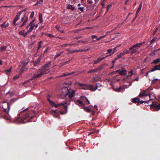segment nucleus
Wrapping results in <instances>:
<instances>
[{
	"mask_svg": "<svg viewBox=\"0 0 160 160\" xmlns=\"http://www.w3.org/2000/svg\"><path fill=\"white\" fill-rule=\"evenodd\" d=\"M27 109V108L21 111L18 115L17 117L15 118V120L20 123H24L30 122L31 119L35 117V113L32 111L25 112Z\"/></svg>",
	"mask_w": 160,
	"mask_h": 160,
	"instance_id": "f257e3e1",
	"label": "nucleus"
},
{
	"mask_svg": "<svg viewBox=\"0 0 160 160\" xmlns=\"http://www.w3.org/2000/svg\"><path fill=\"white\" fill-rule=\"evenodd\" d=\"M51 61L44 64L38 71L33 74L31 78V80L41 78L42 76L48 73V70L51 65Z\"/></svg>",
	"mask_w": 160,
	"mask_h": 160,
	"instance_id": "f03ea898",
	"label": "nucleus"
},
{
	"mask_svg": "<svg viewBox=\"0 0 160 160\" xmlns=\"http://www.w3.org/2000/svg\"><path fill=\"white\" fill-rule=\"evenodd\" d=\"M62 90L63 92L64 90L66 91V94L68 95V97L70 99L74 96L76 91L75 90H72L70 88L68 89L67 87H63L62 88Z\"/></svg>",
	"mask_w": 160,
	"mask_h": 160,
	"instance_id": "7ed1b4c3",
	"label": "nucleus"
},
{
	"mask_svg": "<svg viewBox=\"0 0 160 160\" xmlns=\"http://www.w3.org/2000/svg\"><path fill=\"white\" fill-rule=\"evenodd\" d=\"M98 86L97 83H96V86L94 87L93 85L84 84L83 87L81 88V89L83 90H90L92 91H94L98 88Z\"/></svg>",
	"mask_w": 160,
	"mask_h": 160,
	"instance_id": "20e7f679",
	"label": "nucleus"
},
{
	"mask_svg": "<svg viewBox=\"0 0 160 160\" xmlns=\"http://www.w3.org/2000/svg\"><path fill=\"white\" fill-rule=\"evenodd\" d=\"M66 104V103H60L58 104H55V105L54 107H55V108H57L59 107L62 106L64 109H65V111L64 112H61L60 113L61 114H63L66 113L67 111L68 107L67 106L65 105V104Z\"/></svg>",
	"mask_w": 160,
	"mask_h": 160,
	"instance_id": "39448f33",
	"label": "nucleus"
},
{
	"mask_svg": "<svg viewBox=\"0 0 160 160\" xmlns=\"http://www.w3.org/2000/svg\"><path fill=\"white\" fill-rule=\"evenodd\" d=\"M150 105L151 106V109H153L155 111H157L160 109V103L153 102Z\"/></svg>",
	"mask_w": 160,
	"mask_h": 160,
	"instance_id": "423d86ee",
	"label": "nucleus"
},
{
	"mask_svg": "<svg viewBox=\"0 0 160 160\" xmlns=\"http://www.w3.org/2000/svg\"><path fill=\"white\" fill-rule=\"evenodd\" d=\"M18 98H12L11 99L10 101L6 103V104L7 106V108L8 110L9 111L10 109V108L9 106L11 105H12L15 101H16Z\"/></svg>",
	"mask_w": 160,
	"mask_h": 160,
	"instance_id": "0eeeda50",
	"label": "nucleus"
},
{
	"mask_svg": "<svg viewBox=\"0 0 160 160\" xmlns=\"http://www.w3.org/2000/svg\"><path fill=\"white\" fill-rule=\"evenodd\" d=\"M144 42H142L141 43H137L136 44L132 45L130 48V50H132L133 48H139L141 45L143 44Z\"/></svg>",
	"mask_w": 160,
	"mask_h": 160,
	"instance_id": "6e6552de",
	"label": "nucleus"
},
{
	"mask_svg": "<svg viewBox=\"0 0 160 160\" xmlns=\"http://www.w3.org/2000/svg\"><path fill=\"white\" fill-rule=\"evenodd\" d=\"M151 90V89L150 88H148L147 89L145 90H143L147 96H149L150 100L153 99L151 98V94H150V92Z\"/></svg>",
	"mask_w": 160,
	"mask_h": 160,
	"instance_id": "1a4fd4ad",
	"label": "nucleus"
},
{
	"mask_svg": "<svg viewBox=\"0 0 160 160\" xmlns=\"http://www.w3.org/2000/svg\"><path fill=\"white\" fill-rule=\"evenodd\" d=\"M19 13L18 12V14L16 16L15 18H14L13 21V24L14 26H16L18 25V24H16V22L19 19L20 15Z\"/></svg>",
	"mask_w": 160,
	"mask_h": 160,
	"instance_id": "9d476101",
	"label": "nucleus"
},
{
	"mask_svg": "<svg viewBox=\"0 0 160 160\" xmlns=\"http://www.w3.org/2000/svg\"><path fill=\"white\" fill-rule=\"evenodd\" d=\"M157 70H160V63L158 65L154 66L149 72H152Z\"/></svg>",
	"mask_w": 160,
	"mask_h": 160,
	"instance_id": "9b49d317",
	"label": "nucleus"
},
{
	"mask_svg": "<svg viewBox=\"0 0 160 160\" xmlns=\"http://www.w3.org/2000/svg\"><path fill=\"white\" fill-rule=\"evenodd\" d=\"M74 102L76 105H79V104H80L82 105V107L84 105V104L82 102L78 99L75 101Z\"/></svg>",
	"mask_w": 160,
	"mask_h": 160,
	"instance_id": "f8f14e48",
	"label": "nucleus"
},
{
	"mask_svg": "<svg viewBox=\"0 0 160 160\" xmlns=\"http://www.w3.org/2000/svg\"><path fill=\"white\" fill-rule=\"evenodd\" d=\"M108 57V56H105V57H102L100 58H98L97 60L94 61V64H96L101 61L102 60Z\"/></svg>",
	"mask_w": 160,
	"mask_h": 160,
	"instance_id": "ddd939ff",
	"label": "nucleus"
},
{
	"mask_svg": "<svg viewBox=\"0 0 160 160\" xmlns=\"http://www.w3.org/2000/svg\"><path fill=\"white\" fill-rule=\"evenodd\" d=\"M28 62H25L23 63L22 67L21 68V70L22 71H25L27 69L26 68H25L26 65L28 64Z\"/></svg>",
	"mask_w": 160,
	"mask_h": 160,
	"instance_id": "4468645a",
	"label": "nucleus"
},
{
	"mask_svg": "<svg viewBox=\"0 0 160 160\" xmlns=\"http://www.w3.org/2000/svg\"><path fill=\"white\" fill-rule=\"evenodd\" d=\"M127 70H120L119 74L121 75H126L127 74Z\"/></svg>",
	"mask_w": 160,
	"mask_h": 160,
	"instance_id": "2eb2a0df",
	"label": "nucleus"
},
{
	"mask_svg": "<svg viewBox=\"0 0 160 160\" xmlns=\"http://www.w3.org/2000/svg\"><path fill=\"white\" fill-rule=\"evenodd\" d=\"M41 58L39 57L38 59L34 62V66H37L40 62Z\"/></svg>",
	"mask_w": 160,
	"mask_h": 160,
	"instance_id": "dca6fc26",
	"label": "nucleus"
},
{
	"mask_svg": "<svg viewBox=\"0 0 160 160\" xmlns=\"http://www.w3.org/2000/svg\"><path fill=\"white\" fill-rule=\"evenodd\" d=\"M9 25V23H6V22H5L1 24V26L3 28H6Z\"/></svg>",
	"mask_w": 160,
	"mask_h": 160,
	"instance_id": "f3484780",
	"label": "nucleus"
},
{
	"mask_svg": "<svg viewBox=\"0 0 160 160\" xmlns=\"http://www.w3.org/2000/svg\"><path fill=\"white\" fill-rule=\"evenodd\" d=\"M140 101V99L138 98H135L133 99L132 102L134 103H138V104L139 102Z\"/></svg>",
	"mask_w": 160,
	"mask_h": 160,
	"instance_id": "a211bd4d",
	"label": "nucleus"
},
{
	"mask_svg": "<svg viewBox=\"0 0 160 160\" xmlns=\"http://www.w3.org/2000/svg\"><path fill=\"white\" fill-rule=\"evenodd\" d=\"M82 108L86 111L88 112H89L91 111V109L87 107H85V104H84V106H83Z\"/></svg>",
	"mask_w": 160,
	"mask_h": 160,
	"instance_id": "6ab92c4d",
	"label": "nucleus"
},
{
	"mask_svg": "<svg viewBox=\"0 0 160 160\" xmlns=\"http://www.w3.org/2000/svg\"><path fill=\"white\" fill-rule=\"evenodd\" d=\"M146 94H145V93L144 92L143 90L141 91L140 93H139L138 97L139 98H141L142 97H143L144 96H146Z\"/></svg>",
	"mask_w": 160,
	"mask_h": 160,
	"instance_id": "aec40b11",
	"label": "nucleus"
},
{
	"mask_svg": "<svg viewBox=\"0 0 160 160\" xmlns=\"http://www.w3.org/2000/svg\"><path fill=\"white\" fill-rule=\"evenodd\" d=\"M124 53L121 52L118 55L117 57L115 58L117 60L118 59L122 57L124 55Z\"/></svg>",
	"mask_w": 160,
	"mask_h": 160,
	"instance_id": "412c9836",
	"label": "nucleus"
},
{
	"mask_svg": "<svg viewBox=\"0 0 160 160\" xmlns=\"http://www.w3.org/2000/svg\"><path fill=\"white\" fill-rule=\"evenodd\" d=\"M159 62H160V59L158 58L154 60L152 63H154L155 64H156L158 63Z\"/></svg>",
	"mask_w": 160,
	"mask_h": 160,
	"instance_id": "4be33fe9",
	"label": "nucleus"
},
{
	"mask_svg": "<svg viewBox=\"0 0 160 160\" xmlns=\"http://www.w3.org/2000/svg\"><path fill=\"white\" fill-rule=\"evenodd\" d=\"M39 22L41 23L43 21V19L42 18V14L41 13H39Z\"/></svg>",
	"mask_w": 160,
	"mask_h": 160,
	"instance_id": "5701e85b",
	"label": "nucleus"
},
{
	"mask_svg": "<svg viewBox=\"0 0 160 160\" xmlns=\"http://www.w3.org/2000/svg\"><path fill=\"white\" fill-rule=\"evenodd\" d=\"M91 38L93 42H96L97 41V36L96 35H92L91 36Z\"/></svg>",
	"mask_w": 160,
	"mask_h": 160,
	"instance_id": "b1692460",
	"label": "nucleus"
},
{
	"mask_svg": "<svg viewBox=\"0 0 160 160\" xmlns=\"http://www.w3.org/2000/svg\"><path fill=\"white\" fill-rule=\"evenodd\" d=\"M96 6L95 3H94L92 5H89L88 7L91 10H93L94 9L95 7Z\"/></svg>",
	"mask_w": 160,
	"mask_h": 160,
	"instance_id": "393cba45",
	"label": "nucleus"
},
{
	"mask_svg": "<svg viewBox=\"0 0 160 160\" xmlns=\"http://www.w3.org/2000/svg\"><path fill=\"white\" fill-rule=\"evenodd\" d=\"M67 8L68 9H71L72 10H74L75 8L73 7L72 5L69 4L67 7Z\"/></svg>",
	"mask_w": 160,
	"mask_h": 160,
	"instance_id": "a878e982",
	"label": "nucleus"
},
{
	"mask_svg": "<svg viewBox=\"0 0 160 160\" xmlns=\"http://www.w3.org/2000/svg\"><path fill=\"white\" fill-rule=\"evenodd\" d=\"M7 47L6 46H2L0 48V51H4L6 50Z\"/></svg>",
	"mask_w": 160,
	"mask_h": 160,
	"instance_id": "bb28decb",
	"label": "nucleus"
},
{
	"mask_svg": "<svg viewBox=\"0 0 160 160\" xmlns=\"http://www.w3.org/2000/svg\"><path fill=\"white\" fill-rule=\"evenodd\" d=\"M35 25H32L30 26V28L28 30V32H30L33 29Z\"/></svg>",
	"mask_w": 160,
	"mask_h": 160,
	"instance_id": "cd10ccee",
	"label": "nucleus"
},
{
	"mask_svg": "<svg viewBox=\"0 0 160 160\" xmlns=\"http://www.w3.org/2000/svg\"><path fill=\"white\" fill-rule=\"evenodd\" d=\"M42 42H43L42 41H40L39 42L38 44V47L37 48L38 50L41 47L42 45Z\"/></svg>",
	"mask_w": 160,
	"mask_h": 160,
	"instance_id": "c85d7f7f",
	"label": "nucleus"
},
{
	"mask_svg": "<svg viewBox=\"0 0 160 160\" xmlns=\"http://www.w3.org/2000/svg\"><path fill=\"white\" fill-rule=\"evenodd\" d=\"M149 102V101H143V100L140 101H140L139 102L138 105H140V104H142L143 103H148Z\"/></svg>",
	"mask_w": 160,
	"mask_h": 160,
	"instance_id": "c756f323",
	"label": "nucleus"
},
{
	"mask_svg": "<svg viewBox=\"0 0 160 160\" xmlns=\"http://www.w3.org/2000/svg\"><path fill=\"white\" fill-rule=\"evenodd\" d=\"M142 2L140 4L139 6L137 11V12H139L140 10H141L142 7Z\"/></svg>",
	"mask_w": 160,
	"mask_h": 160,
	"instance_id": "7c9ffc66",
	"label": "nucleus"
},
{
	"mask_svg": "<svg viewBox=\"0 0 160 160\" xmlns=\"http://www.w3.org/2000/svg\"><path fill=\"white\" fill-rule=\"evenodd\" d=\"M132 52L131 54V55H132V54H134V53L136 52L137 51V49H136L135 48H133V49H132Z\"/></svg>",
	"mask_w": 160,
	"mask_h": 160,
	"instance_id": "2f4dec72",
	"label": "nucleus"
},
{
	"mask_svg": "<svg viewBox=\"0 0 160 160\" xmlns=\"http://www.w3.org/2000/svg\"><path fill=\"white\" fill-rule=\"evenodd\" d=\"M122 89V88L121 87L119 88H114V90L115 91L118 92H120Z\"/></svg>",
	"mask_w": 160,
	"mask_h": 160,
	"instance_id": "473e14b6",
	"label": "nucleus"
},
{
	"mask_svg": "<svg viewBox=\"0 0 160 160\" xmlns=\"http://www.w3.org/2000/svg\"><path fill=\"white\" fill-rule=\"evenodd\" d=\"M63 51H62L58 54H57V55H56L54 57L55 59H56L58 57L60 56L61 54L63 52Z\"/></svg>",
	"mask_w": 160,
	"mask_h": 160,
	"instance_id": "72a5a7b5",
	"label": "nucleus"
},
{
	"mask_svg": "<svg viewBox=\"0 0 160 160\" xmlns=\"http://www.w3.org/2000/svg\"><path fill=\"white\" fill-rule=\"evenodd\" d=\"M131 50H130V49H129V50H126V51H124L122 53H124V55L125 54H128L130 52Z\"/></svg>",
	"mask_w": 160,
	"mask_h": 160,
	"instance_id": "f704fd0d",
	"label": "nucleus"
},
{
	"mask_svg": "<svg viewBox=\"0 0 160 160\" xmlns=\"http://www.w3.org/2000/svg\"><path fill=\"white\" fill-rule=\"evenodd\" d=\"M73 73V72H71V73H68L67 74L65 73V74H64L62 75V76L65 77V76H67L68 75H71V74H72Z\"/></svg>",
	"mask_w": 160,
	"mask_h": 160,
	"instance_id": "c9c22d12",
	"label": "nucleus"
},
{
	"mask_svg": "<svg viewBox=\"0 0 160 160\" xmlns=\"http://www.w3.org/2000/svg\"><path fill=\"white\" fill-rule=\"evenodd\" d=\"M130 73L131 74L130 75H128L127 76L126 78H128V77H131L133 75L132 71V70L128 72V73Z\"/></svg>",
	"mask_w": 160,
	"mask_h": 160,
	"instance_id": "e433bc0d",
	"label": "nucleus"
},
{
	"mask_svg": "<svg viewBox=\"0 0 160 160\" xmlns=\"http://www.w3.org/2000/svg\"><path fill=\"white\" fill-rule=\"evenodd\" d=\"M46 35L50 38H54L55 37L52 34H51L48 33L46 34Z\"/></svg>",
	"mask_w": 160,
	"mask_h": 160,
	"instance_id": "4c0bfd02",
	"label": "nucleus"
},
{
	"mask_svg": "<svg viewBox=\"0 0 160 160\" xmlns=\"http://www.w3.org/2000/svg\"><path fill=\"white\" fill-rule=\"evenodd\" d=\"M85 98L86 100V103L87 104H90V102L88 99L86 97H85Z\"/></svg>",
	"mask_w": 160,
	"mask_h": 160,
	"instance_id": "58836bf2",
	"label": "nucleus"
},
{
	"mask_svg": "<svg viewBox=\"0 0 160 160\" xmlns=\"http://www.w3.org/2000/svg\"><path fill=\"white\" fill-rule=\"evenodd\" d=\"M25 31V30H23L22 31H20L19 32V34L21 35H22V36L23 35L24 33V32Z\"/></svg>",
	"mask_w": 160,
	"mask_h": 160,
	"instance_id": "ea45409f",
	"label": "nucleus"
},
{
	"mask_svg": "<svg viewBox=\"0 0 160 160\" xmlns=\"http://www.w3.org/2000/svg\"><path fill=\"white\" fill-rule=\"evenodd\" d=\"M156 38L154 37L151 41H150V44L152 43L156 40Z\"/></svg>",
	"mask_w": 160,
	"mask_h": 160,
	"instance_id": "a19ab883",
	"label": "nucleus"
},
{
	"mask_svg": "<svg viewBox=\"0 0 160 160\" xmlns=\"http://www.w3.org/2000/svg\"><path fill=\"white\" fill-rule=\"evenodd\" d=\"M49 102L51 103V106L52 107L54 106L55 105V103L53 101H49Z\"/></svg>",
	"mask_w": 160,
	"mask_h": 160,
	"instance_id": "79ce46f5",
	"label": "nucleus"
},
{
	"mask_svg": "<svg viewBox=\"0 0 160 160\" xmlns=\"http://www.w3.org/2000/svg\"><path fill=\"white\" fill-rule=\"evenodd\" d=\"M112 49H110L108 50L107 51L108 53H111V55H112Z\"/></svg>",
	"mask_w": 160,
	"mask_h": 160,
	"instance_id": "37998d69",
	"label": "nucleus"
},
{
	"mask_svg": "<svg viewBox=\"0 0 160 160\" xmlns=\"http://www.w3.org/2000/svg\"><path fill=\"white\" fill-rule=\"evenodd\" d=\"M117 47H115V48H113V50H112V54H113L114 52H116V48H117Z\"/></svg>",
	"mask_w": 160,
	"mask_h": 160,
	"instance_id": "c03bdc74",
	"label": "nucleus"
},
{
	"mask_svg": "<svg viewBox=\"0 0 160 160\" xmlns=\"http://www.w3.org/2000/svg\"><path fill=\"white\" fill-rule=\"evenodd\" d=\"M28 9V8H26L24 9H23V10L20 11L19 12V15H21V13L23 12V11H26Z\"/></svg>",
	"mask_w": 160,
	"mask_h": 160,
	"instance_id": "a18cd8bd",
	"label": "nucleus"
},
{
	"mask_svg": "<svg viewBox=\"0 0 160 160\" xmlns=\"http://www.w3.org/2000/svg\"><path fill=\"white\" fill-rule=\"evenodd\" d=\"M84 84H84L83 83H79V82L77 83V85L80 87H83V86H84Z\"/></svg>",
	"mask_w": 160,
	"mask_h": 160,
	"instance_id": "49530a36",
	"label": "nucleus"
},
{
	"mask_svg": "<svg viewBox=\"0 0 160 160\" xmlns=\"http://www.w3.org/2000/svg\"><path fill=\"white\" fill-rule=\"evenodd\" d=\"M87 2L89 4H92L93 3L92 0H87Z\"/></svg>",
	"mask_w": 160,
	"mask_h": 160,
	"instance_id": "de8ad7c7",
	"label": "nucleus"
},
{
	"mask_svg": "<svg viewBox=\"0 0 160 160\" xmlns=\"http://www.w3.org/2000/svg\"><path fill=\"white\" fill-rule=\"evenodd\" d=\"M98 71V69H97V68H96L92 69V72H96Z\"/></svg>",
	"mask_w": 160,
	"mask_h": 160,
	"instance_id": "09e8293b",
	"label": "nucleus"
},
{
	"mask_svg": "<svg viewBox=\"0 0 160 160\" xmlns=\"http://www.w3.org/2000/svg\"><path fill=\"white\" fill-rule=\"evenodd\" d=\"M103 65L102 64L101 65H100L98 68H97V69H98V70H102L103 68Z\"/></svg>",
	"mask_w": 160,
	"mask_h": 160,
	"instance_id": "8fccbe9b",
	"label": "nucleus"
},
{
	"mask_svg": "<svg viewBox=\"0 0 160 160\" xmlns=\"http://www.w3.org/2000/svg\"><path fill=\"white\" fill-rule=\"evenodd\" d=\"M56 28L57 29H58V30L59 31H60V32H63V31L62 30H59V29L60 28V27L59 26H56Z\"/></svg>",
	"mask_w": 160,
	"mask_h": 160,
	"instance_id": "3c124183",
	"label": "nucleus"
},
{
	"mask_svg": "<svg viewBox=\"0 0 160 160\" xmlns=\"http://www.w3.org/2000/svg\"><path fill=\"white\" fill-rule=\"evenodd\" d=\"M159 80L158 79H157V78H156L154 80H153L152 81V83L153 84H155L156 83V81H158Z\"/></svg>",
	"mask_w": 160,
	"mask_h": 160,
	"instance_id": "603ef678",
	"label": "nucleus"
},
{
	"mask_svg": "<svg viewBox=\"0 0 160 160\" xmlns=\"http://www.w3.org/2000/svg\"><path fill=\"white\" fill-rule=\"evenodd\" d=\"M34 15V11H32L31 13V15L30 16V17L31 18H32L33 17Z\"/></svg>",
	"mask_w": 160,
	"mask_h": 160,
	"instance_id": "864d4df0",
	"label": "nucleus"
},
{
	"mask_svg": "<svg viewBox=\"0 0 160 160\" xmlns=\"http://www.w3.org/2000/svg\"><path fill=\"white\" fill-rule=\"evenodd\" d=\"M19 76L18 75H16L13 77V78L14 80L18 79L19 78Z\"/></svg>",
	"mask_w": 160,
	"mask_h": 160,
	"instance_id": "5fc2aeb1",
	"label": "nucleus"
},
{
	"mask_svg": "<svg viewBox=\"0 0 160 160\" xmlns=\"http://www.w3.org/2000/svg\"><path fill=\"white\" fill-rule=\"evenodd\" d=\"M83 9L84 7H79L78 8V9L80 11H81L82 12L83 11Z\"/></svg>",
	"mask_w": 160,
	"mask_h": 160,
	"instance_id": "6e6d98bb",
	"label": "nucleus"
},
{
	"mask_svg": "<svg viewBox=\"0 0 160 160\" xmlns=\"http://www.w3.org/2000/svg\"><path fill=\"white\" fill-rule=\"evenodd\" d=\"M70 61V60H68V61H66L65 62H64L63 63V65H65L66 64L68 63H69Z\"/></svg>",
	"mask_w": 160,
	"mask_h": 160,
	"instance_id": "4d7b16f0",
	"label": "nucleus"
},
{
	"mask_svg": "<svg viewBox=\"0 0 160 160\" xmlns=\"http://www.w3.org/2000/svg\"><path fill=\"white\" fill-rule=\"evenodd\" d=\"M25 24H26V23H25L24 22H23L22 24L19 27L20 28H21L22 27H23V26H24Z\"/></svg>",
	"mask_w": 160,
	"mask_h": 160,
	"instance_id": "13d9d810",
	"label": "nucleus"
},
{
	"mask_svg": "<svg viewBox=\"0 0 160 160\" xmlns=\"http://www.w3.org/2000/svg\"><path fill=\"white\" fill-rule=\"evenodd\" d=\"M79 42H81L83 43H84L85 44H87L88 42L87 41H78Z\"/></svg>",
	"mask_w": 160,
	"mask_h": 160,
	"instance_id": "bf43d9fd",
	"label": "nucleus"
},
{
	"mask_svg": "<svg viewBox=\"0 0 160 160\" xmlns=\"http://www.w3.org/2000/svg\"><path fill=\"white\" fill-rule=\"evenodd\" d=\"M29 32H28V31L25 33H24L23 36L24 37H26L27 36V34L28 33H29Z\"/></svg>",
	"mask_w": 160,
	"mask_h": 160,
	"instance_id": "052dcab7",
	"label": "nucleus"
},
{
	"mask_svg": "<svg viewBox=\"0 0 160 160\" xmlns=\"http://www.w3.org/2000/svg\"><path fill=\"white\" fill-rule=\"evenodd\" d=\"M157 30H158V28H157L155 30V31L153 32L152 33V34L153 35H155V33L157 32Z\"/></svg>",
	"mask_w": 160,
	"mask_h": 160,
	"instance_id": "680f3d73",
	"label": "nucleus"
},
{
	"mask_svg": "<svg viewBox=\"0 0 160 160\" xmlns=\"http://www.w3.org/2000/svg\"><path fill=\"white\" fill-rule=\"evenodd\" d=\"M11 68H12V67H11L10 69L6 70V72H11Z\"/></svg>",
	"mask_w": 160,
	"mask_h": 160,
	"instance_id": "e2e57ef3",
	"label": "nucleus"
},
{
	"mask_svg": "<svg viewBox=\"0 0 160 160\" xmlns=\"http://www.w3.org/2000/svg\"><path fill=\"white\" fill-rule=\"evenodd\" d=\"M2 108H3V111L7 112V108H5L3 107V105L2 106Z\"/></svg>",
	"mask_w": 160,
	"mask_h": 160,
	"instance_id": "0e129e2a",
	"label": "nucleus"
},
{
	"mask_svg": "<svg viewBox=\"0 0 160 160\" xmlns=\"http://www.w3.org/2000/svg\"><path fill=\"white\" fill-rule=\"evenodd\" d=\"M32 25H35L34 23L32 21L29 23V26H31Z\"/></svg>",
	"mask_w": 160,
	"mask_h": 160,
	"instance_id": "69168bd1",
	"label": "nucleus"
},
{
	"mask_svg": "<svg viewBox=\"0 0 160 160\" xmlns=\"http://www.w3.org/2000/svg\"><path fill=\"white\" fill-rule=\"evenodd\" d=\"M116 60H117L115 58H114V59L112 61V63L114 64Z\"/></svg>",
	"mask_w": 160,
	"mask_h": 160,
	"instance_id": "338daca9",
	"label": "nucleus"
},
{
	"mask_svg": "<svg viewBox=\"0 0 160 160\" xmlns=\"http://www.w3.org/2000/svg\"><path fill=\"white\" fill-rule=\"evenodd\" d=\"M101 39H102L101 37H99L98 38L97 37V41H99L100 40H101Z\"/></svg>",
	"mask_w": 160,
	"mask_h": 160,
	"instance_id": "774afa93",
	"label": "nucleus"
}]
</instances>
